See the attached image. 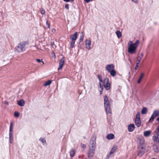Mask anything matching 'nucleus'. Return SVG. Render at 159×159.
<instances>
[{
  "instance_id": "30",
  "label": "nucleus",
  "mask_w": 159,
  "mask_h": 159,
  "mask_svg": "<svg viewBox=\"0 0 159 159\" xmlns=\"http://www.w3.org/2000/svg\"><path fill=\"white\" fill-rule=\"evenodd\" d=\"M155 117L152 114L151 118H150L149 120V123H152L153 122V121L154 120V118Z\"/></svg>"
},
{
  "instance_id": "9",
  "label": "nucleus",
  "mask_w": 159,
  "mask_h": 159,
  "mask_svg": "<svg viewBox=\"0 0 159 159\" xmlns=\"http://www.w3.org/2000/svg\"><path fill=\"white\" fill-rule=\"evenodd\" d=\"M77 32H75L73 34L70 36V39L72 41L75 42L77 38Z\"/></svg>"
},
{
  "instance_id": "50",
  "label": "nucleus",
  "mask_w": 159,
  "mask_h": 159,
  "mask_svg": "<svg viewBox=\"0 0 159 159\" xmlns=\"http://www.w3.org/2000/svg\"><path fill=\"white\" fill-rule=\"evenodd\" d=\"M157 120L159 122V117H158L157 118Z\"/></svg>"
},
{
  "instance_id": "46",
  "label": "nucleus",
  "mask_w": 159,
  "mask_h": 159,
  "mask_svg": "<svg viewBox=\"0 0 159 159\" xmlns=\"http://www.w3.org/2000/svg\"><path fill=\"white\" fill-rule=\"evenodd\" d=\"M36 61L39 62H40L41 61V60L39 59H37Z\"/></svg>"
},
{
  "instance_id": "42",
  "label": "nucleus",
  "mask_w": 159,
  "mask_h": 159,
  "mask_svg": "<svg viewBox=\"0 0 159 159\" xmlns=\"http://www.w3.org/2000/svg\"><path fill=\"white\" fill-rule=\"evenodd\" d=\"M46 25L48 26L47 28H49L50 27V24L49 23H48L47 21H46Z\"/></svg>"
},
{
  "instance_id": "18",
  "label": "nucleus",
  "mask_w": 159,
  "mask_h": 159,
  "mask_svg": "<svg viewBox=\"0 0 159 159\" xmlns=\"http://www.w3.org/2000/svg\"><path fill=\"white\" fill-rule=\"evenodd\" d=\"M151 133L150 130L146 131L144 132L143 135L145 137H148L150 135Z\"/></svg>"
},
{
  "instance_id": "34",
  "label": "nucleus",
  "mask_w": 159,
  "mask_h": 159,
  "mask_svg": "<svg viewBox=\"0 0 159 159\" xmlns=\"http://www.w3.org/2000/svg\"><path fill=\"white\" fill-rule=\"evenodd\" d=\"M113 154L112 152H110L109 153L107 156L106 159H108L111 156V155Z\"/></svg>"
},
{
  "instance_id": "29",
  "label": "nucleus",
  "mask_w": 159,
  "mask_h": 159,
  "mask_svg": "<svg viewBox=\"0 0 159 159\" xmlns=\"http://www.w3.org/2000/svg\"><path fill=\"white\" fill-rule=\"evenodd\" d=\"M52 83V81L51 80H48V81H47L45 82V83L43 85L45 86H47L48 85L51 84Z\"/></svg>"
},
{
  "instance_id": "49",
  "label": "nucleus",
  "mask_w": 159,
  "mask_h": 159,
  "mask_svg": "<svg viewBox=\"0 0 159 159\" xmlns=\"http://www.w3.org/2000/svg\"><path fill=\"white\" fill-rule=\"evenodd\" d=\"M51 45L52 46H53V45H54V42H52L51 43Z\"/></svg>"
},
{
  "instance_id": "31",
  "label": "nucleus",
  "mask_w": 159,
  "mask_h": 159,
  "mask_svg": "<svg viewBox=\"0 0 159 159\" xmlns=\"http://www.w3.org/2000/svg\"><path fill=\"white\" fill-rule=\"evenodd\" d=\"M117 149V146H114L111 148L110 152H112V153H113Z\"/></svg>"
},
{
  "instance_id": "53",
  "label": "nucleus",
  "mask_w": 159,
  "mask_h": 159,
  "mask_svg": "<svg viewBox=\"0 0 159 159\" xmlns=\"http://www.w3.org/2000/svg\"><path fill=\"white\" fill-rule=\"evenodd\" d=\"M75 0H70L72 2H73Z\"/></svg>"
},
{
  "instance_id": "43",
  "label": "nucleus",
  "mask_w": 159,
  "mask_h": 159,
  "mask_svg": "<svg viewBox=\"0 0 159 159\" xmlns=\"http://www.w3.org/2000/svg\"><path fill=\"white\" fill-rule=\"evenodd\" d=\"M157 132L159 133V126L157 128V129L154 132V133H157Z\"/></svg>"
},
{
  "instance_id": "52",
  "label": "nucleus",
  "mask_w": 159,
  "mask_h": 159,
  "mask_svg": "<svg viewBox=\"0 0 159 159\" xmlns=\"http://www.w3.org/2000/svg\"><path fill=\"white\" fill-rule=\"evenodd\" d=\"M41 62H42V63H43V64H44V62H43V61H41Z\"/></svg>"
},
{
  "instance_id": "1",
  "label": "nucleus",
  "mask_w": 159,
  "mask_h": 159,
  "mask_svg": "<svg viewBox=\"0 0 159 159\" xmlns=\"http://www.w3.org/2000/svg\"><path fill=\"white\" fill-rule=\"evenodd\" d=\"M96 139L92 138L90 141L88 156L89 158L91 159L93 157L95 151Z\"/></svg>"
},
{
  "instance_id": "51",
  "label": "nucleus",
  "mask_w": 159,
  "mask_h": 159,
  "mask_svg": "<svg viewBox=\"0 0 159 159\" xmlns=\"http://www.w3.org/2000/svg\"><path fill=\"white\" fill-rule=\"evenodd\" d=\"M102 90H101L100 91V94H101L102 93Z\"/></svg>"
},
{
  "instance_id": "47",
  "label": "nucleus",
  "mask_w": 159,
  "mask_h": 159,
  "mask_svg": "<svg viewBox=\"0 0 159 159\" xmlns=\"http://www.w3.org/2000/svg\"><path fill=\"white\" fill-rule=\"evenodd\" d=\"M5 104V105H8L9 104V102H8L7 101H5L4 103Z\"/></svg>"
},
{
  "instance_id": "48",
  "label": "nucleus",
  "mask_w": 159,
  "mask_h": 159,
  "mask_svg": "<svg viewBox=\"0 0 159 159\" xmlns=\"http://www.w3.org/2000/svg\"><path fill=\"white\" fill-rule=\"evenodd\" d=\"M64 1L66 2H68L70 1V0H63Z\"/></svg>"
},
{
  "instance_id": "44",
  "label": "nucleus",
  "mask_w": 159,
  "mask_h": 159,
  "mask_svg": "<svg viewBox=\"0 0 159 159\" xmlns=\"http://www.w3.org/2000/svg\"><path fill=\"white\" fill-rule=\"evenodd\" d=\"M86 3H88L90 2L91 0H84Z\"/></svg>"
},
{
  "instance_id": "19",
  "label": "nucleus",
  "mask_w": 159,
  "mask_h": 159,
  "mask_svg": "<svg viewBox=\"0 0 159 159\" xmlns=\"http://www.w3.org/2000/svg\"><path fill=\"white\" fill-rule=\"evenodd\" d=\"M110 75L113 77L115 76L116 74V71L114 69L111 70L109 72Z\"/></svg>"
},
{
  "instance_id": "38",
  "label": "nucleus",
  "mask_w": 159,
  "mask_h": 159,
  "mask_svg": "<svg viewBox=\"0 0 159 159\" xmlns=\"http://www.w3.org/2000/svg\"><path fill=\"white\" fill-rule=\"evenodd\" d=\"M80 146L83 148H85L86 147V145L85 144L82 143L81 144Z\"/></svg>"
},
{
  "instance_id": "39",
  "label": "nucleus",
  "mask_w": 159,
  "mask_h": 159,
  "mask_svg": "<svg viewBox=\"0 0 159 159\" xmlns=\"http://www.w3.org/2000/svg\"><path fill=\"white\" fill-rule=\"evenodd\" d=\"M131 1L135 4H137L138 3V0H131Z\"/></svg>"
},
{
  "instance_id": "11",
  "label": "nucleus",
  "mask_w": 159,
  "mask_h": 159,
  "mask_svg": "<svg viewBox=\"0 0 159 159\" xmlns=\"http://www.w3.org/2000/svg\"><path fill=\"white\" fill-rule=\"evenodd\" d=\"M114 65L113 64H111L107 65L106 67V70L109 72L111 70L114 69Z\"/></svg>"
},
{
  "instance_id": "35",
  "label": "nucleus",
  "mask_w": 159,
  "mask_h": 159,
  "mask_svg": "<svg viewBox=\"0 0 159 159\" xmlns=\"http://www.w3.org/2000/svg\"><path fill=\"white\" fill-rule=\"evenodd\" d=\"M98 79L100 82H102V76L101 75H98Z\"/></svg>"
},
{
  "instance_id": "23",
  "label": "nucleus",
  "mask_w": 159,
  "mask_h": 159,
  "mask_svg": "<svg viewBox=\"0 0 159 159\" xmlns=\"http://www.w3.org/2000/svg\"><path fill=\"white\" fill-rule=\"evenodd\" d=\"M147 112V109L146 107H143L141 110V113L143 114H146Z\"/></svg>"
},
{
  "instance_id": "45",
  "label": "nucleus",
  "mask_w": 159,
  "mask_h": 159,
  "mask_svg": "<svg viewBox=\"0 0 159 159\" xmlns=\"http://www.w3.org/2000/svg\"><path fill=\"white\" fill-rule=\"evenodd\" d=\"M52 32L54 33L56 32V30L54 29H53L52 30Z\"/></svg>"
},
{
  "instance_id": "41",
  "label": "nucleus",
  "mask_w": 159,
  "mask_h": 159,
  "mask_svg": "<svg viewBox=\"0 0 159 159\" xmlns=\"http://www.w3.org/2000/svg\"><path fill=\"white\" fill-rule=\"evenodd\" d=\"M65 7L67 9H69V5L68 4H66L65 5Z\"/></svg>"
},
{
  "instance_id": "5",
  "label": "nucleus",
  "mask_w": 159,
  "mask_h": 159,
  "mask_svg": "<svg viewBox=\"0 0 159 159\" xmlns=\"http://www.w3.org/2000/svg\"><path fill=\"white\" fill-rule=\"evenodd\" d=\"M13 122H11L10 124V129L9 132V139L10 143H12L13 139V138L12 137L13 134L12 133L13 131Z\"/></svg>"
},
{
  "instance_id": "12",
  "label": "nucleus",
  "mask_w": 159,
  "mask_h": 159,
  "mask_svg": "<svg viewBox=\"0 0 159 159\" xmlns=\"http://www.w3.org/2000/svg\"><path fill=\"white\" fill-rule=\"evenodd\" d=\"M145 149L142 147L141 148H140L138 151V155L140 157H141L144 153Z\"/></svg>"
},
{
  "instance_id": "22",
  "label": "nucleus",
  "mask_w": 159,
  "mask_h": 159,
  "mask_svg": "<svg viewBox=\"0 0 159 159\" xmlns=\"http://www.w3.org/2000/svg\"><path fill=\"white\" fill-rule=\"evenodd\" d=\"M152 115L156 117L159 116V110H155L153 112Z\"/></svg>"
},
{
  "instance_id": "20",
  "label": "nucleus",
  "mask_w": 159,
  "mask_h": 159,
  "mask_svg": "<svg viewBox=\"0 0 159 159\" xmlns=\"http://www.w3.org/2000/svg\"><path fill=\"white\" fill-rule=\"evenodd\" d=\"M153 149L155 152H159V147L157 145H154L153 146Z\"/></svg>"
},
{
  "instance_id": "25",
  "label": "nucleus",
  "mask_w": 159,
  "mask_h": 159,
  "mask_svg": "<svg viewBox=\"0 0 159 159\" xmlns=\"http://www.w3.org/2000/svg\"><path fill=\"white\" fill-rule=\"evenodd\" d=\"M84 38V32H82L81 33V35L80 36V42H82L83 41Z\"/></svg>"
},
{
  "instance_id": "7",
  "label": "nucleus",
  "mask_w": 159,
  "mask_h": 159,
  "mask_svg": "<svg viewBox=\"0 0 159 159\" xmlns=\"http://www.w3.org/2000/svg\"><path fill=\"white\" fill-rule=\"evenodd\" d=\"M135 125L138 127H139L141 125V121L140 118V113L138 112L136 115V117L135 120Z\"/></svg>"
},
{
  "instance_id": "16",
  "label": "nucleus",
  "mask_w": 159,
  "mask_h": 159,
  "mask_svg": "<svg viewBox=\"0 0 159 159\" xmlns=\"http://www.w3.org/2000/svg\"><path fill=\"white\" fill-rule=\"evenodd\" d=\"M143 52L139 53L138 55L137 60L139 62H140L141 60L143 57Z\"/></svg>"
},
{
  "instance_id": "24",
  "label": "nucleus",
  "mask_w": 159,
  "mask_h": 159,
  "mask_svg": "<svg viewBox=\"0 0 159 159\" xmlns=\"http://www.w3.org/2000/svg\"><path fill=\"white\" fill-rule=\"evenodd\" d=\"M116 33L118 38H120L122 36L121 33L119 30H117Z\"/></svg>"
},
{
  "instance_id": "6",
  "label": "nucleus",
  "mask_w": 159,
  "mask_h": 159,
  "mask_svg": "<svg viewBox=\"0 0 159 159\" xmlns=\"http://www.w3.org/2000/svg\"><path fill=\"white\" fill-rule=\"evenodd\" d=\"M103 85L105 89L107 90H109L111 87V84L109 83V79L107 77H106L103 82Z\"/></svg>"
},
{
  "instance_id": "40",
  "label": "nucleus",
  "mask_w": 159,
  "mask_h": 159,
  "mask_svg": "<svg viewBox=\"0 0 159 159\" xmlns=\"http://www.w3.org/2000/svg\"><path fill=\"white\" fill-rule=\"evenodd\" d=\"M102 82H99V85L100 87V88H101V90H103V85H102Z\"/></svg>"
},
{
  "instance_id": "17",
  "label": "nucleus",
  "mask_w": 159,
  "mask_h": 159,
  "mask_svg": "<svg viewBox=\"0 0 159 159\" xmlns=\"http://www.w3.org/2000/svg\"><path fill=\"white\" fill-rule=\"evenodd\" d=\"M114 135L112 134H110L107 136V138L109 140H111L114 138Z\"/></svg>"
},
{
  "instance_id": "27",
  "label": "nucleus",
  "mask_w": 159,
  "mask_h": 159,
  "mask_svg": "<svg viewBox=\"0 0 159 159\" xmlns=\"http://www.w3.org/2000/svg\"><path fill=\"white\" fill-rule=\"evenodd\" d=\"M75 154V151L74 149L72 150L70 152V156L71 157H73Z\"/></svg>"
},
{
  "instance_id": "2",
  "label": "nucleus",
  "mask_w": 159,
  "mask_h": 159,
  "mask_svg": "<svg viewBox=\"0 0 159 159\" xmlns=\"http://www.w3.org/2000/svg\"><path fill=\"white\" fill-rule=\"evenodd\" d=\"M139 41L137 40L133 43L132 41H130L128 43V52L131 54H133L135 53L136 49L139 44Z\"/></svg>"
},
{
  "instance_id": "37",
  "label": "nucleus",
  "mask_w": 159,
  "mask_h": 159,
  "mask_svg": "<svg viewBox=\"0 0 159 159\" xmlns=\"http://www.w3.org/2000/svg\"><path fill=\"white\" fill-rule=\"evenodd\" d=\"M140 62H139V61H138V62H137L136 63V66L135 67V70H137L138 68L139 67V66H138V65H139V63H140Z\"/></svg>"
},
{
  "instance_id": "10",
  "label": "nucleus",
  "mask_w": 159,
  "mask_h": 159,
  "mask_svg": "<svg viewBox=\"0 0 159 159\" xmlns=\"http://www.w3.org/2000/svg\"><path fill=\"white\" fill-rule=\"evenodd\" d=\"M155 135L152 137V140L154 142H157V143L159 142V138L158 137L159 133H155Z\"/></svg>"
},
{
  "instance_id": "36",
  "label": "nucleus",
  "mask_w": 159,
  "mask_h": 159,
  "mask_svg": "<svg viewBox=\"0 0 159 159\" xmlns=\"http://www.w3.org/2000/svg\"><path fill=\"white\" fill-rule=\"evenodd\" d=\"M14 115L15 117H18L19 116V113L17 111H15L14 112Z\"/></svg>"
},
{
  "instance_id": "32",
  "label": "nucleus",
  "mask_w": 159,
  "mask_h": 159,
  "mask_svg": "<svg viewBox=\"0 0 159 159\" xmlns=\"http://www.w3.org/2000/svg\"><path fill=\"white\" fill-rule=\"evenodd\" d=\"M75 42H74L71 41L70 43V48H73L74 47V45Z\"/></svg>"
},
{
  "instance_id": "13",
  "label": "nucleus",
  "mask_w": 159,
  "mask_h": 159,
  "mask_svg": "<svg viewBox=\"0 0 159 159\" xmlns=\"http://www.w3.org/2000/svg\"><path fill=\"white\" fill-rule=\"evenodd\" d=\"M135 129V125L134 124H130L128 127V131L129 132L133 131Z\"/></svg>"
},
{
  "instance_id": "28",
  "label": "nucleus",
  "mask_w": 159,
  "mask_h": 159,
  "mask_svg": "<svg viewBox=\"0 0 159 159\" xmlns=\"http://www.w3.org/2000/svg\"><path fill=\"white\" fill-rule=\"evenodd\" d=\"M39 140L41 142L43 145H45L46 143V141L45 139L43 138H41L39 139Z\"/></svg>"
},
{
  "instance_id": "8",
  "label": "nucleus",
  "mask_w": 159,
  "mask_h": 159,
  "mask_svg": "<svg viewBox=\"0 0 159 159\" xmlns=\"http://www.w3.org/2000/svg\"><path fill=\"white\" fill-rule=\"evenodd\" d=\"M85 45L87 49L89 50L91 49V41L90 40L87 39L85 41Z\"/></svg>"
},
{
  "instance_id": "21",
  "label": "nucleus",
  "mask_w": 159,
  "mask_h": 159,
  "mask_svg": "<svg viewBox=\"0 0 159 159\" xmlns=\"http://www.w3.org/2000/svg\"><path fill=\"white\" fill-rule=\"evenodd\" d=\"M18 104L20 106H23L25 104V101L23 99L18 101Z\"/></svg>"
},
{
  "instance_id": "3",
  "label": "nucleus",
  "mask_w": 159,
  "mask_h": 159,
  "mask_svg": "<svg viewBox=\"0 0 159 159\" xmlns=\"http://www.w3.org/2000/svg\"><path fill=\"white\" fill-rule=\"evenodd\" d=\"M104 104L105 110L107 114L108 113L111 114L112 111L110 108V103L109 101L108 98L107 96H105L104 99Z\"/></svg>"
},
{
  "instance_id": "26",
  "label": "nucleus",
  "mask_w": 159,
  "mask_h": 159,
  "mask_svg": "<svg viewBox=\"0 0 159 159\" xmlns=\"http://www.w3.org/2000/svg\"><path fill=\"white\" fill-rule=\"evenodd\" d=\"M144 74L143 73H141L140 77H139L138 81V83L139 84L140 83L141 81L142 80L143 76H144Z\"/></svg>"
},
{
  "instance_id": "15",
  "label": "nucleus",
  "mask_w": 159,
  "mask_h": 159,
  "mask_svg": "<svg viewBox=\"0 0 159 159\" xmlns=\"http://www.w3.org/2000/svg\"><path fill=\"white\" fill-rule=\"evenodd\" d=\"M138 141L139 143L141 145H142L144 143V140L142 136H139L138 138Z\"/></svg>"
},
{
  "instance_id": "4",
  "label": "nucleus",
  "mask_w": 159,
  "mask_h": 159,
  "mask_svg": "<svg viewBox=\"0 0 159 159\" xmlns=\"http://www.w3.org/2000/svg\"><path fill=\"white\" fill-rule=\"evenodd\" d=\"M25 44L24 43H20L15 48V51L20 52L24 51L25 50Z\"/></svg>"
},
{
  "instance_id": "33",
  "label": "nucleus",
  "mask_w": 159,
  "mask_h": 159,
  "mask_svg": "<svg viewBox=\"0 0 159 159\" xmlns=\"http://www.w3.org/2000/svg\"><path fill=\"white\" fill-rule=\"evenodd\" d=\"M40 11L41 12V13L42 14H45V10L44 9H43V8H41L40 9Z\"/></svg>"
},
{
  "instance_id": "14",
  "label": "nucleus",
  "mask_w": 159,
  "mask_h": 159,
  "mask_svg": "<svg viewBox=\"0 0 159 159\" xmlns=\"http://www.w3.org/2000/svg\"><path fill=\"white\" fill-rule=\"evenodd\" d=\"M64 63V60L63 59H61L60 60L59 63V66L58 67V70L61 69L63 67Z\"/></svg>"
}]
</instances>
